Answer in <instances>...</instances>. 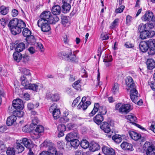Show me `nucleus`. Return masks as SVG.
I'll return each instance as SVG.
<instances>
[{"instance_id": "1", "label": "nucleus", "mask_w": 155, "mask_h": 155, "mask_svg": "<svg viewBox=\"0 0 155 155\" xmlns=\"http://www.w3.org/2000/svg\"><path fill=\"white\" fill-rule=\"evenodd\" d=\"M126 84L130 90V96L133 102H136L137 100L138 97L137 95L138 92L136 89L135 84L132 78L130 76L127 77L126 80Z\"/></svg>"}, {"instance_id": "2", "label": "nucleus", "mask_w": 155, "mask_h": 155, "mask_svg": "<svg viewBox=\"0 0 155 155\" xmlns=\"http://www.w3.org/2000/svg\"><path fill=\"white\" fill-rule=\"evenodd\" d=\"M58 55L59 57L62 59L71 62H76L78 61L75 54H72V50L70 48H68L65 51L59 53Z\"/></svg>"}, {"instance_id": "3", "label": "nucleus", "mask_w": 155, "mask_h": 155, "mask_svg": "<svg viewBox=\"0 0 155 155\" xmlns=\"http://www.w3.org/2000/svg\"><path fill=\"white\" fill-rule=\"evenodd\" d=\"M37 25L44 32H48L51 30V27L47 21L39 19L37 22Z\"/></svg>"}, {"instance_id": "4", "label": "nucleus", "mask_w": 155, "mask_h": 155, "mask_svg": "<svg viewBox=\"0 0 155 155\" xmlns=\"http://www.w3.org/2000/svg\"><path fill=\"white\" fill-rule=\"evenodd\" d=\"M26 26V24L23 21H20L18 24V25L10 29L12 34L14 35L20 33L21 31V29L23 28Z\"/></svg>"}, {"instance_id": "5", "label": "nucleus", "mask_w": 155, "mask_h": 155, "mask_svg": "<svg viewBox=\"0 0 155 155\" xmlns=\"http://www.w3.org/2000/svg\"><path fill=\"white\" fill-rule=\"evenodd\" d=\"M141 20L144 21H155V16L151 12L147 11L141 17Z\"/></svg>"}, {"instance_id": "6", "label": "nucleus", "mask_w": 155, "mask_h": 155, "mask_svg": "<svg viewBox=\"0 0 155 155\" xmlns=\"http://www.w3.org/2000/svg\"><path fill=\"white\" fill-rule=\"evenodd\" d=\"M71 0H62L63 5H62V11L64 13H68L71 9L70 3Z\"/></svg>"}, {"instance_id": "7", "label": "nucleus", "mask_w": 155, "mask_h": 155, "mask_svg": "<svg viewBox=\"0 0 155 155\" xmlns=\"http://www.w3.org/2000/svg\"><path fill=\"white\" fill-rule=\"evenodd\" d=\"M155 35V32L154 31L148 30L147 29L140 33V37L142 39H144L147 38L152 37Z\"/></svg>"}, {"instance_id": "8", "label": "nucleus", "mask_w": 155, "mask_h": 155, "mask_svg": "<svg viewBox=\"0 0 155 155\" xmlns=\"http://www.w3.org/2000/svg\"><path fill=\"white\" fill-rule=\"evenodd\" d=\"M152 39H151L146 41H141L139 45L140 51L143 52H145L147 51L150 46L149 42L152 41Z\"/></svg>"}, {"instance_id": "9", "label": "nucleus", "mask_w": 155, "mask_h": 155, "mask_svg": "<svg viewBox=\"0 0 155 155\" xmlns=\"http://www.w3.org/2000/svg\"><path fill=\"white\" fill-rule=\"evenodd\" d=\"M12 106L16 110H21L23 108V102L20 99H16L13 101Z\"/></svg>"}, {"instance_id": "10", "label": "nucleus", "mask_w": 155, "mask_h": 155, "mask_svg": "<svg viewBox=\"0 0 155 155\" xmlns=\"http://www.w3.org/2000/svg\"><path fill=\"white\" fill-rule=\"evenodd\" d=\"M31 76H30L26 77L25 75H22L20 78V80L21 84L25 87V88L29 85L30 81H31Z\"/></svg>"}, {"instance_id": "11", "label": "nucleus", "mask_w": 155, "mask_h": 155, "mask_svg": "<svg viewBox=\"0 0 155 155\" xmlns=\"http://www.w3.org/2000/svg\"><path fill=\"white\" fill-rule=\"evenodd\" d=\"M79 135L77 132H71L68 134L66 136L65 139L67 142H70L76 138H78Z\"/></svg>"}, {"instance_id": "12", "label": "nucleus", "mask_w": 155, "mask_h": 155, "mask_svg": "<svg viewBox=\"0 0 155 155\" xmlns=\"http://www.w3.org/2000/svg\"><path fill=\"white\" fill-rule=\"evenodd\" d=\"M131 110L130 105L128 104H122L119 109V112L122 114H126Z\"/></svg>"}, {"instance_id": "13", "label": "nucleus", "mask_w": 155, "mask_h": 155, "mask_svg": "<svg viewBox=\"0 0 155 155\" xmlns=\"http://www.w3.org/2000/svg\"><path fill=\"white\" fill-rule=\"evenodd\" d=\"M41 84L38 83L32 84L30 83L25 89L31 90L35 91L38 92L40 89L41 87Z\"/></svg>"}, {"instance_id": "14", "label": "nucleus", "mask_w": 155, "mask_h": 155, "mask_svg": "<svg viewBox=\"0 0 155 155\" xmlns=\"http://www.w3.org/2000/svg\"><path fill=\"white\" fill-rule=\"evenodd\" d=\"M149 50L148 53L150 55H153L155 54V41L154 39H152V41L149 42Z\"/></svg>"}, {"instance_id": "15", "label": "nucleus", "mask_w": 155, "mask_h": 155, "mask_svg": "<svg viewBox=\"0 0 155 155\" xmlns=\"http://www.w3.org/2000/svg\"><path fill=\"white\" fill-rule=\"evenodd\" d=\"M51 14L50 11H46L43 12L40 15L39 19L45 20L49 21V20L51 16Z\"/></svg>"}, {"instance_id": "16", "label": "nucleus", "mask_w": 155, "mask_h": 155, "mask_svg": "<svg viewBox=\"0 0 155 155\" xmlns=\"http://www.w3.org/2000/svg\"><path fill=\"white\" fill-rule=\"evenodd\" d=\"M128 134L130 137L135 141H137L142 138L141 134L136 132L130 130Z\"/></svg>"}, {"instance_id": "17", "label": "nucleus", "mask_w": 155, "mask_h": 155, "mask_svg": "<svg viewBox=\"0 0 155 155\" xmlns=\"http://www.w3.org/2000/svg\"><path fill=\"white\" fill-rule=\"evenodd\" d=\"M102 151L106 155H115V151L113 149L106 146L102 147Z\"/></svg>"}, {"instance_id": "18", "label": "nucleus", "mask_w": 155, "mask_h": 155, "mask_svg": "<svg viewBox=\"0 0 155 155\" xmlns=\"http://www.w3.org/2000/svg\"><path fill=\"white\" fill-rule=\"evenodd\" d=\"M20 21H23L21 20H18L17 18H14L11 20L8 24V26L10 29L12 28L15 27L18 25V24L19 23Z\"/></svg>"}, {"instance_id": "19", "label": "nucleus", "mask_w": 155, "mask_h": 155, "mask_svg": "<svg viewBox=\"0 0 155 155\" xmlns=\"http://www.w3.org/2000/svg\"><path fill=\"white\" fill-rule=\"evenodd\" d=\"M65 126L63 124H59L58 126V130L59 132L58 137H60L63 136L64 135V132L66 129Z\"/></svg>"}, {"instance_id": "20", "label": "nucleus", "mask_w": 155, "mask_h": 155, "mask_svg": "<svg viewBox=\"0 0 155 155\" xmlns=\"http://www.w3.org/2000/svg\"><path fill=\"white\" fill-rule=\"evenodd\" d=\"M101 129L106 133H109L110 131L109 124L107 122H104L100 126Z\"/></svg>"}, {"instance_id": "21", "label": "nucleus", "mask_w": 155, "mask_h": 155, "mask_svg": "<svg viewBox=\"0 0 155 155\" xmlns=\"http://www.w3.org/2000/svg\"><path fill=\"white\" fill-rule=\"evenodd\" d=\"M104 119V117L103 115L98 114L94 117L93 120L96 124L99 125L101 124Z\"/></svg>"}, {"instance_id": "22", "label": "nucleus", "mask_w": 155, "mask_h": 155, "mask_svg": "<svg viewBox=\"0 0 155 155\" xmlns=\"http://www.w3.org/2000/svg\"><path fill=\"white\" fill-rule=\"evenodd\" d=\"M121 147L124 150H126L130 151L134 150L132 145L127 142H123L120 145Z\"/></svg>"}, {"instance_id": "23", "label": "nucleus", "mask_w": 155, "mask_h": 155, "mask_svg": "<svg viewBox=\"0 0 155 155\" xmlns=\"http://www.w3.org/2000/svg\"><path fill=\"white\" fill-rule=\"evenodd\" d=\"M100 146L97 143L92 141L90 144L89 149L93 152H95L99 150Z\"/></svg>"}, {"instance_id": "24", "label": "nucleus", "mask_w": 155, "mask_h": 155, "mask_svg": "<svg viewBox=\"0 0 155 155\" xmlns=\"http://www.w3.org/2000/svg\"><path fill=\"white\" fill-rule=\"evenodd\" d=\"M61 11V7L58 5L54 6L51 9V12L54 15H59Z\"/></svg>"}, {"instance_id": "25", "label": "nucleus", "mask_w": 155, "mask_h": 155, "mask_svg": "<svg viewBox=\"0 0 155 155\" xmlns=\"http://www.w3.org/2000/svg\"><path fill=\"white\" fill-rule=\"evenodd\" d=\"M17 120L16 117L13 115L9 117L7 120V124L8 126L12 125Z\"/></svg>"}, {"instance_id": "26", "label": "nucleus", "mask_w": 155, "mask_h": 155, "mask_svg": "<svg viewBox=\"0 0 155 155\" xmlns=\"http://www.w3.org/2000/svg\"><path fill=\"white\" fill-rule=\"evenodd\" d=\"M146 64L148 69L152 70L155 67V61L153 59H147Z\"/></svg>"}, {"instance_id": "27", "label": "nucleus", "mask_w": 155, "mask_h": 155, "mask_svg": "<svg viewBox=\"0 0 155 155\" xmlns=\"http://www.w3.org/2000/svg\"><path fill=\"white\" fill-rule=\"evenodd\" d=\"M91 104V102L90 101H87L85 103L80 102L78 105V107L79 109L82 108L84 110H85L88 106Z\"/></svg>"}, {"instance_id": "28", "label": "nucleus", "mask_w": 155, "mask_h": 155, "mask_svg": "<svg viewBox=\"0 0 155 155\" xmlns=\"http://www.w3.org/2000/svg\"><path fill=\"white\" fill-rule=\"evenodd\" d=\"M13 56L14 60L18 62H20L22 58V54L18 51L14 52Z\"/></svg>"}, {"instance_id": "29", "label": "nucleus", "mask_w": 155, "mask_h": 155, "mask_svg": "<svg viewBox=\"0 0 155 155\" xmlns=\"http://www.w3.org/2000/svg\"><path fill=\"white\" fill-rule=\"evenodd\" d=\"M22 143L27 148H30L31 146V141L27 138H24L22 140Z\"/></svg>"}, {"instance_id": "30", "label": "nucleus", "mask_w": 155, "mask_h": 155, "mask_svg": "<svg viewBox=\"0 0 155 155\" xmlns=\"http://www.w3.org/2000/svg\"><path fill=\"white\" fill-rule=\"evenodd\" d=\"M49 151V155H63L62 153L58 152L55 148L53 147H50Z\"/></svg>"}, {"instance_id": "31", "label": "nucleus", "mask_w": 155, "mask_h": 155, "mask_svg": "<svg viewBox=\"0 0 155 155\" xmlns=\"http://www.w3.org/2000/svg\"><path fill=\"white\" fill-rule=\"evenodd\" d=\"M146 153L147 155H155V147L153 146H149Z\"/></svg>"}, {"instance_id": "32", "label": "nucleus", "mask_w": 155, "mask_h": 155, "mask_svg": "<svg viewBox=\"0 0 155 155\" xmlns=\"http://www.w3.org/2000/svg\"><path fill=\"white\" fill-rule=\"evenodd\" d=\"M78 139L76 138L70 142L71 146L75 149H77L80 144V142Z\"/></svg>"}, {"instance_id": "33", "label": "nucleus", "mask_w": 155, "mask_h": 155, "mask_svg": "<svg viewBox=\"0 0 155 155\" xmlns=\"http://www.w3.org/2000/svg\"><path fill=\"white\" fill-rule=\"evenodd\" d=\"M119 87L117 83L114 84L111 88V91L113 94L115 95L119 93Z\"/></svg>"}, {"instance_id": "34", "label": "nucleus", "mask_w": 155, "mask_h": 155, "mask_svg": "<svg viewBox=\"0 0 155 155\" xmlns=\"http://www.w3.org/2000/svg\"><path fill=\"white\" fill-rule=\"evenodd\" d=\"M56 15H54L52 16L51 15L50 18L49 20V21L50 23L52 24H54L59 21V18Z\"/></svg>"}, {"instance_id": "35", "label": "nucleus", "mask_w": 155, "mask_h": 155, "mask_svg": "<svg viewBox=\"0 0 155 155\" xmlns=\"http://www.w3.org/2000/svg\"><path fill=\"white\" fill-rule=\"evenodd\" d=\"M15 148L18 150V153H21L24 150V147L21 143L16 142L15 145Z\"/></svg>"}, {"instance_id": "36", "label": "nucleus", "mask_w": 155, "mask_h": 155, "mask_svg": "<svg viewBox=\"0 0 155 155\" xmlns=\"http://www.w3.org/2000/svg\"><path fill=\"white\" fill-rule=\"evenodd\" d=\"M25 45L23 43H20L16 47L15 49L16 51H18L20 52L25 49Z\"/></svg>"}, {"instance_id": "37", "label": "nucleus", "mask_w": 155, "mask_h": 155, "mask_svg": "<svg viewBox=\"0 0 155 155\" xmlns=\"http://www.w3.org/2000/svg\"><path fill=\"white\" fill-rule=\"evenodd\" d=\"M80 144L81 146L84 149H87L90 147V144L85 139L83 140Z\"/></svg>"}, {"instance_id": "38", "label": "nucleus", "mask_w": 155, "mask_h": 155, "mask_svg": "<svg viewBox=\"0 0 155 155\" xmlns=\"http://www.w3.org/2000/svg\"><path fill=\"white\" fill-rule=\"evenodd\" d=\"M26 41L28 44L31 45L34 44L35 42V39L33 35H30L25 39Z\"/></svg>"}, {"instance_id": "39", "label": "nucleus", "mask_w": 155, "mask_h": 155, "mask_svg": "<svg viewBox=\"0 0 155 155\" xmlns=\"http://www.w3.org/2000/svg\"><path fill=\"white\" fill-rule=\"evenodd\" d=\"M22 34L23 35L27 38L30 36L31 34V31L28 28H24L22 31Z\"/></svg>"}, {"instance_id": "40", "label": "nucleus", "mask_w": 155, "mask_h": 155, "mask_svg": "<svg viewBox=\"0 0 155 155\" xmlns=\"http://www.w3.org/2000/svg\"><path fill=\"white\" fill-rule=\"evenodd\" d=\"M112 139L115 142L118 143H120L122 140L121 136L117 134L113 136Z\"/></svg>"}, {"instance_id": "41", "label": "nucleus", "mask_w": 155, "mask_h": 155, "mask_svg": "<svg viewBox=\"0 0 155 155\" xmlns=\"http://www.w3.org/2000/svg\"><path fill=\"white\" fill-rule=\"evenodd\" d=\"M9 9L8 8L4 5H2L0 7V12L1 14L3 15H5L8 12Z\"/></svg>"}, {"instance_id": "42", "label": "nucleus", "mask_w": 155, "mask_h": 155, "mask_svg": "<svg viewBox=\"0 0 155 155\" xmlns=\"http://www.w3.org/2000/svg\"><path fill=\"white\" fill-rule=\"evenodd\" d=\"M44 127L43 126L41 125H38L34 131L41 135V134L44 132Z\"/></svg>"}, {"instance_id": "43", "label": "nucleus", "mask_w": 155, "mask_h": 155, "mask_svg": "<svg viewBox=\"0 0 155 155\" xmlns=\"http://www.w3.org/2000/svg\"><path fill=\"white\" fill-rule=\"evenodd\" d=\"M81 81L78 80L75 81L72 84L73 87L77 91L81 90V86L79 84Z\"/></svg>"}, {"instance_id": "44", "label": "nucleus", "mask_w": 155, "mask_h": 155, "mask_svg": "<svg viewBox=\"0 0 155 155\" xmlns=\"http://www.w3.org/2000/svg\"><path fill=\"white\" fill-rule=\"evenodd\" d=\"M127 119L130 121V122L133 124V122L135 121L137 119V117L133 114H131L126 116Z\"/></svg>"}, {"instance_id": "45", "label": "nucleus", "mask_w": 155, "mask_h": 155, "mask_svg": "<svg viewBox=\"0 0 155 155\" xmlns=\"http://www.w3.org/2000/svg\"><path fill=\"white\" fill-rule=\"evenodd\" d=\"M60 99V96L58 93L52 94L51 95V99L53 101H57Z\"/></svg>"}, {"instance_id": "46", "label": "nucleus", "mask_w": 155, "mask_h": 155, "mask_svg": "<svg viewBox=\"0 0 155 155\" xmlns=\"http://www.w3.org/2000/svg\"><path fill=\"white\" fill-rule=\"evenodd\" d=\"M52 113L54 119H57L59 117V115L60 114V110L59 109L54 110Z\"/></svg>"}, {"instance_id": "47", "label": "nucleus", "mask_w": 155, "mask_h": 155, "mask_svg": "<svg viewBox=\"0 0 155 155\" xmlns=\"http://www.w3.org/2000/svg\"><path fill=\"white\" fill-rule=\"evenodd\" d=\"M7 155H15V150L14 148L8 147L6 151Z\"/></svg>"}, {"instance_id": "48", "label": "nucleus", "mask_w": 155, "mask_h": 155, "mask_svg": "<svg viewBox=\"0 0 155 155\" xmlns=\"http://www.w3.org/2000/svg\"><path fill=\"white\" fill-rule=\"evenodd\" d=\"M13 114L14 115L18 117H22L24 114V113L22 111L20 110H15L13 111Z\"/></svg>"}, {"instance_id": "49", "label": "nucleus", "mask_w": 155, "mask_h": 155, "mask_svg": "<svg viewBox=\"0 0 155 155\" xmlns=\"http://www.w3.org/2000/svg\"><path fill=\"white\" fill-rule=\"evenodd\" d=\"M147 29L146 27V25L145 24L143 23L140 24L138 27V30L140 32H143V31H145Z\"/></svg>"}, {"instance_id": "50", "label": "nucleus", "mask_w": 155, "mask_h": 155, "mask_svg": "<svg viewBox=\"0 0 155 155\" xmlns=\"http://www.w3.org/2000/svg\"><path fill=\"white\" fill-rule=\"evenodd\" d=\"M22 73L24 74V75L26 77L31 76V73L30 72L29 70L25 68H22L21 70Z\"/></svg>"}, {"instance_id": "51", "label": "nucleus", "mask_w": 155, "mask_h": 155, "mask_svg": "<svg viewBox=\"0 0 155 155\" xmlns=\"http://www.w3.org/2000/svg\"><path fill=\"white\" fill-rule=\"evenodd\" d=\"M119 19L118 18H116L111 23L110 27L111 28L113 29L115 27L118 25V24L119 22Z\"/></svg>"}, {"instance_id": "52", "label": "nucleus", "mask_w": 155, "mask_h": 155, "mask_svg": "<svg viewBox=\"0 0 155 155\" xmlns=\"http://www.w3.org/2000/svg\"><path fill=\"white\" fill-rule=\"evenodd\" d=\"M31 137L33 140L37 139L40 137V135L34 130L32 132L31 134Z\"/></svg>"}, {"instance_id": "53", "label": "nucleus", "mask_w": 155, "mask_h": 155, "mask_svg": "<svg viewBox=\"0 0 155 155\" xmlns=\"http://www.w3.org/2000/svg\"><path fill=\"white\" fill-rule=\"evenodd\" d=\"M99 109V114L103 115L106 114L107 111L105 107L101 106Z\"/></svg>"}, {"instance_id": "54", "label": "nucleus", "mask_w": 155, "mask_h": 155, "mask_svg": "<svg viewBox=\"0 0 155 155\" xmlns=\"http://www.w3.org/2000/svg\"><path fill=\"white\" fill-rule=\"evenodd\" d=\"M61 22L62 24L66 25L67 24H69L68 18L66 16H63L61 18Z\"/></svg>"}, {"instance_id": "55", "label": "nucleus", "mask_w": 155, "mask_h": 155, "mask_svg": "<svg viewBox=\"0 0 155 155\" xmlns=\"http://www.w3.org/2000/svg\"><path fill=\"white\" fill-rule=\"evenodd\" d=\"M132 18L130 15H128L126 17V23L127 25H129L131 23Z\"/></svg>"}, {"instance_id": "56", "label": "nucleus", "mask_w": 155, "mask_h": 155, "mask_svg": "<svg viewBox=\"0 0 155 155\" xmlns=\"http://www.w3.org/2000/svg\"><path fill=\"white\" fill-rule=\"evenodd\" d=\"M100 38L102 41L106 40L108 39L109 37L107 35V34L102 33L101 35Z\"/></svg>"}, {"instance_id": "57", "label": "nucleus", "mask_w": 155, "mask_h": 155, "mask_svg": "<svg viewBox=\"0 0 155 155\" xmlns=\"http://www.w3.org/2000/svg\"><path fill=\"white\" fill-rule=\"evenodd\" d=\"M30 57L29 55L26 54L22 55V61L24 62H27L29 60Z\"/></svg>"}, {"instance_id": "58", "label": "nucleus", "mask_w": 155, "mask_h": 155, "mask_svg": "<svg viewBox=\"0 0 155 155\" xmlns=\"http://www.w3.org/2000/svg\"><path fill=\"white\" fill-rule=\"evenodd\" d=\"M125 6L124 5H122L120 6V7L116 9L115 11V13L117 14H118L122 12Z\"/></svg>"}, {"instance_id": "59", "label": "nucleus", "mask_w": 155, "mask_h": 155, "mask_svg": "<svg viewBox=\"0 0 155 155\" xmlns=\"http://www.w3.org/2000/svg\"><path fill=\"white\" fill-rule=\"evenodd\" d=\"M69 119L67 117H61L59 119V121L61 123H66L69 121Z\"/></svg>"}, {"instance_id": "60", "label": "nucleus", "mask_w": 155, "mask_h": 155, "mask_svg": "<svg viewBox=\"0 0 155 155\" xmlns=\"http://www.w3.org/2000/svg\"><path fill=\"white\" fill-rule=\"evenodd\" d=\"M112 58L111 55L106 56L104 59V62H111L112 61Z\"/></svg>"}, {"instance_id": "61", "label": "nucleus", "mask_w": 155, "mask_h": 155, "mask_svg": "<svg viewBox=\"0 0 155 155\" xmlns=\"http://www.w3.org/2000/svg\"><path fill=\"white\" fill-rule=\"evenodd\" d=\"M57 105L56 104L54 103L50 107L49 110V111L51 113L54 111V110L58 109L57 108Z\"/></svg>"}, {"instance_id": "62", "label": "nucleus", "mask_w": 155, "mask_h": 155, "mask_svg": "<svg viewBox=\"0 0 155 155\" xmlns=\"http://www.w3.org/2000/svg\"><path fill=\"white\" fill-rule=\"evenodd\" d=\"M75 124L72 123H69L67 125V129L68 130H74Z\"/></svg>"}, {"instance_id": "63", "label": "nucleus", "mask_w": 155, "mask_h": 155, "mask_svg": "<svg viewBox=\"0 0 155 155\" xmlns=\"http://www.w3.org/2000/svg\"><path fill=\"white\" fill-rule=\"evenodd\" d=\"M148 83L151 89L153 91L155 90V82L153 81H150L148 82Z\"/></svg>"}, {"instance_id": "64", "label": "nucleus", "mask_w": 155, "mask_h": 155, "mask_svg": "<svg viewBox=\"0 0 155 155\" xmlns=\"http://www.w3.org/2000/svg\"><path fill=\"white\" fill-rule=\"evenodd\" d=\"M124 45L127 48H133L134 47V45L133 44H132L129 42H126L125 44Z\"/></svg>"}]
</instances>
